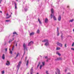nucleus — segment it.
<instances>
[{
  "mask_svg": "<svg viewBox=\"0 0 74 74\" xmlns=\"http://www.w3.org/2000/svg\"><path fill=\"white\" fill-rule=\"evenodd\" d=\"M56 54H57V55H58L59 56H60L61 55V54H60V53H59V52H58L56 53Z\"/></svg>",
  "mask_w": 74,
  "mask_h": 74,
  "instance_id": "4be33fe9",
  "label": "nucleus"
},
{
  "mask_svg": "<svg viewBox=\"0 0 74 74\" xmlns=\"http://www.w3.org/2000/svg\"><path fill=\"white\" fill-rule=\"evenodd\" d=\"M26 59H27V57H25V61H26Z\"/></svg>",
  "mask_w": 74,
  "mask_h": 74,
  "instance_id": "37998d69",
  "label": "nucleus"
},
{
  "mask_svg": "<svg viewBox=\"0 0 74 74\" xmlns=\"http://www.w3.org/2000/svg\"><path fill=\"white\" fill-rule=\"evenodd\" d=\"M61 37L62 39V38H63V36H62V35H61Z\"/></svg>",
  "mask_w": 74,
  "mask_h": 74,
  "instance_id": "79ce46f5",
  "label": "nucleus"
},
{
  "mask_svg": "<svg viewBox=\"0 0 74 74\" xmlns=\"http://www.w3.org/2000/svg\"><path fill=\"white\" fill-rule=\"evenodd\" d=\"M8 14L7 13V14H6V16H8Z\"/></svg>",
  "mask_w": 74,
  "mask_h": 74,
  "instance_id": "49530a36",
  "label": "nucleus"
},
{
  "mask_svg": "<svg viewBox=\"0 0 74 74\" xmlns=\"http://www.w3.org/2000/svg\"><path fill=\"white\" fill-rule=\"evenodd\" d=\"M13 34H16L17 35V33H16V32H14L13 33Z\"/></svg>",
  "mask_w": 74,
  "mask_h": 74,
  "instance_id": "c85d7f7f",
  "label": "nucleus"
},
{
  "mask_svg": "<svg viewBox=\"0 0 74 74\" xmlns=\"http://www.w3.org/2000/svg\"><path fill=\"white\" fill-rule=\"evenodd\" d=\"M2 1V0H1V1H0V4H1V3Z\"/></svg>",
  "mask_w": 74,
  "mask_h": 74,
  "instance_id": "c03bdc74",
  "label": "nucleus"
},
{
  "mask_svg": "<svg viewBox=\"0 0 74 74\" xmlns=\"http://www.w3.org/2000/svg\"><path fill=\"white\" fill-rule=\"evenodd\" d=\"M3 44L4 45H6V42H5Z\"/></svg>",
  "mask_w": 74,
  "mask_h": 74,
  "instance_id": "e433bc0d",
  "label": "nucleus"
},
{
  "mask_svg": "<svg viewBox=\"0 0 74 74\" xmlns=\"http://www.w3.org/2000/svg\"><path fill=\"white\" fill-rule=\"evenodd\" d=\"M57 36H59V28L58 27H57Z\"/></svg>",
  "mask_w": 74,
  "mask_h": 74,
  "instance_id": "9d476101",
  "label": "nucleus"
},
{
  "mask_svg": "<svg viewBox=\"0 0 74 74\" xmlns=\"http://www.w3.org/2000/svg\"><path fill=\"white\" fill-rule=\"evenodd\" d=\"M62 58H57V59L55 60H62Z\"/></svg>",
  "mask_w": 74,
  "mask_h": 74,
  "instance_id": "f8f14e48",
  "label": "nucleus"
},
{
  "mask_svg": "<svg viewBox=\"0 0 74 74\" xmlns=\"http://www.w3.org/2000/svg\"><path fill=\"white\" fill-rule=\"evenodd\" d=\"M29 74V73H28V74Z\"/></svg>",
  "mask_w": 74,
  "mask_h": 74,
  "instance_id": "0e129e2a",
  "label": "nucleus"
},
{
  "mask_svg": "<svg viewBox=\"0 0 74 74\" xmlns=\"http://www.w3.org/2000/svg\"><path fill=\"white\" fill-rule=\"evenodd\" d=\"M6 64L7 65V66H9V65H10V63L8 61H7V62L6 63Z\"/></svg>",
  "mask_w": 74,
  "mask_h": 74,
  "instance_id": "4468645a",
  "label": "nucleus"
},
{
  "mask_svg": "<svg viewBox=\"0 0 74 74\" xmlns=\"http://www.w3.org/2000/svg\"><path fill=\"white\" fill-rule=\"evenodd\" d=\"M40 62H38V65L37 66V68H38V67H39V66H40Z\"/></svg>",
  "mask_w": 74,
  "mask_h": 74,
  "instance_id": "6ab92c4d",
  "label": "nucleus"
},
{
  "mask_svg": "<svg viewBox=\"0 0 74 74\" xmlns=\"http://www.w3.org/2000/svg\"><path fill=\"white\" fill-rule=\"evenodd\" d=\"M0 12H1V13H2V11H0Z\"/></svg>",
  "mask_w": 74,
  "mask_h": 74,
  "instance_id": "8fccbe9b",
  "label": "nucleus"
},
{
  "mask_svg": "<svg viewBox=\"0 0 74 74\" xmlns=\"http://www.w3.org/2000/svg\"><path fill=\"white\" fill-rule=\"evenodd\" d=\"M12 40L10 39V40L9 41V43H10L11 42H12Z\"/></svg>",
  "mask_w": 74,
  "mask_h": 74,
  "instance_id": "393cba45",
  "label": "nucleus"
},
{
  "mask_svg": "<svg viewBox=\"0 0 74 74\" xmlns=\"http://www.w3.org/2000/svg\"><path fill=\"white\" fill-rule=\"evenodd\" d=\"M51 18L52 19V18H53V19L54 21H56V18L55 17V16H54L53 14V8H52L51 10Z\"/></svg>",
  "mask_w": 74,
  "mask_h": 74,
  "instance_id": "f257e3e1",
  "label": "nucleus"
},
{
  "mask_svg": "<svg viewBox=\"0 0 74 74\" xmlns=\"http://www.w3.org/2000/svg\"><path fill=\"white\" fill-rule=\"evenodd\" d=\"M24 4V3H23Z\"/></svg>",
  "mask_w": 74,
  "mask_h": 74,
  "instance_id": "774afa93",
  "label": "nucleus"
},
{
  "mask_svg": "<svg viewBox=\"0 0 74 74\" xmlns=\"http://www.w3.org/2000/svg\"><path fill=\"white\" fill-rule=\"evenodd\" d=\"M66 71H67V70L66 69L65 70V72H66Z\"/></svg>",
  "mask_w": 74,
  "mask_h": 74,
  "instance_id": "5fc2aeb1",
  "label": "nucleus"
},
{
  "mask_svg": "<svg viewBox=\"0 0 74 74\" xmlns=\"http://www.w3.org/2000/svg\"><path fill=\"white\" fill-rule=\"evenodd\" d=\"M74 21V19H72V20H71L70 21H69V22H73V21Z\"/></svg>",
  "mask_w": 74,
  "mask_h": 74,
  "instance_id": "b1692460",
  "label": "nucleus"
},
{
  "mask_svg": "<svg viewBox=\"0 0 74 74\" xmlns=\"http://www.w3.org/2000/svg\"><path fill=\"white\" fill-rule=\"evenodd\" d=\"M11 14H12V13H11Z\"/></svg>",
  "mask_w": 74,
  "mask_h": 74,
  "instance_id": "052dcab7",
  "label": "nucleus"
},
{
  "mask_svg": "<svg viewBox=\"0 0 74 74\" xmlns=\"http://www.w3.org/2000/svg\"><path fill=\"white\" fill-rule=\"evenodd\" d=\"M14 6H15V9L16 10L17 9V3H16L14 2Z\"/></svg>",
  "mask_w": 74,
  "mask_h": 74,
  "instance_id": "6e6552de",
  "label": "nucleus"
},
{
  "mask_svg": "<svg viewBox=\"0 0 74 74\" xmlns=\"http://www.w3.org/2000/svg\"><path fill=\"white\" fill-rule=\"evenodd\" d=\"M56 74H57V73H56Z\"/></svg>",
  "mask_w": 74,
  "mask_h": 74,
  "instance_id": "13d9d810",
  "label": "nucleus"
},
{
  "mask_svg": "<svg viewBox=\"0 0 74 74\" xmlns=\"http://www.w3.org/2000/svg\"><path fill=\"white\" fill-rule=\"evenodd\" d=\"M66 44H65L64 45V47L65 48H66L67 47V46H66Z\"/></svg>",
  "mask_w": 74,
  "mask_h": 74,
  "instance_id": "f704fd0d",
  "label": "nucleus"
},
{
  "mask_svg": "<svg viewBox=\"0 0 74 74\" xmlns=\"http://www.w3.org/2000/svg\"><path fill=\"white\" fill-rule=\"evenodd\" d=\"M46 62H48V60H46Z\"/></svg>",
  "mask_w": 74,
  "mask_h": 74,
  "instance_id": "09e8293b",
  "label": "nucleus"
},
{
  "mask_svg": "<svg viewBox=\"0 0 74 74\" xmlns=\"http://www.w3.org/2000/svg\"><path fill=\"white\" fill-rule=\"evenodd\" d=\"M16 58H17V57H16H16H15L14 58L16 59Z\"/></svg>",
  "mask_w": 74,
  "mask_h": 74,
  "instance_id": "603ef678",
  "label": "nucleus"
},
{
  "mask_svg": "<svg viewBox=\"0 0 74 74\" xmlns=\"http://www.w3.org/2000/svg\"><path fill=\"white\" fill-rule=\"evenodd\" d=\"M74 42H73L72 45V47H73V46H74Z\"/></svg>",
  "mask_w": 74,
  "mask_h": 74,
  "instance_id": "4c0bfd02",
  "label": "nucleus"
},
{
  "mask_svg": "<svg viewBox=\"0 0 74 74\" xmlns=\"http://www.w3.org/2000/svg\"><path fill=\"white\" fill-rule=\"evenodd\" d=\"M46 73L47 74H49V73H48V71H46Z\"/></svg>",
  "mask_w": 74,
  "mask_h": 74,
  "instance_id": "ea45409f",
  "label": "nucleus"
},
{
  "mask_svg": "<svg viewBox=\"0 0 74 74\" xmlns=\"http://www.w3.org/2000/svg\"><path fill=\"white\" fill-rule=\"evenodd\" d=\"M1 73L2 74H4V71H2Z\"/></svg>",
  "mask_w": 74,
  "mask_h": 74,
  "instance_id": "c756f323",
  "label": "nucleus"
},
{
  "mask_svg": "<svg viewBox=\"0 0 74 74\" xmlns=\"http://www.w3.org/2000/svg\"><path fill=\"white\" fill-rule=\"evenodd\" d=\"M17 44H18V43L17 42H16V45H15V46L16 47H17V46H18Z\"/></svg>",
  "mask_w": 74,
  "mask_h": 74,
  "instance_id": "c9c22d12",
  "label": "nucleus"
},
{
  "mask_svg": "<svg viewBox=\"0 0 74 74\" xmlns=\"http://www.w3.org/2000/svg\"><path fill=\"white\" fill-rule=\"evenodd\" d=\"M19 53H18L16 55V58H18V55H19Z\"/></svg>",
  "mask_w": 74,
  "mask_h": 74,
  "instance_id": "a878e982",
  "label": "nucleus"
},
{
  "mask_svg": "<svg viewBox=\"0 0 74 74\" xmlns=\"http://www.w3.org/2000/svg\"><path fill=\"white\" fill-rule=\"evenodd\" d=\"M10 21L9 20H6L5 21V22H10Z\"/></svg>",
  "mask_w": 74,
  "mask_h": 74,
  "instance_id": "72a5a7b5",
  "label": "nucleus"
},
{
  "mask_svg": "<svg viewBox=\"0 0 74 74\" xmlns=\"http://www.w3.org/2000/svg\"><path fill=\"white\" fill-rule=\"evenodd\" d=\"M5 52H7V48H6L5 49Z\"/></svg>",
  "mask_w": 74,
  "mask_h": 74,
  "instance_id": "58836bf2",
  "label": "nucleus"
},
{
  "mask_svg": "<svg viewBox=\"0 0 74 74\" xmlns=\"http://www.w3.org/2000/svg\"><path fill=\"white\" fill-rule=\"evenodd\" d=\"M48 18H46L45 20V23H48Z\"/></svg>",
  "mask_w": 74,
  "mask_h": 74,
  "instance_id": "9b49d317",
  "label": "nucleus"
},
{
  "mask_svg": "<svg viewBox=\"0 0 74 74\" xmlns=\"http://www.w3.org/2000/svg\"><path fill=\"white\" fill-rule=\"evenodd\" d=\"M21 63H22L21 61H20L18 64V65L17 66V69H18L17 71H18V70H19V67H20V66H21Z\"/></svg>",
  "mask_w": 74,
  "mask_h": 74,
  "instance_id": "20e7f679",
  "label": "nucleus"
},
{
  "mask_svg": "<svg viewBox=\"0 0 74 74\" xmlns=\"http://www.w3.org/2000/svg\"><path fill=\"white\" fill-rule=\"evenodd\" d=\"M16 1H18V0H16Z\"/></svg>",
  "mask_w": 74,
  "mask_h": 74,
  "instance_id": "6e6d98bb",
  "label": "nucleus"
},
{
  "mask_svg": "<svg viewBox=\"0 0 74 74\" xmlns=\"http://www.w3.org/2000/svg\"><path fill=\"white\" fill-rule=\"evenodd\" d=\"M38 21L40 23V24H42V23H41V22L40 21V19L38 18Z\"/></svg>",
  "mask_w": 74,
  "mask_h": 74,
  "instance_id": "dca6fc26",
  "label": "nucleus"
},
{
  "mask_svg": "<svg viewBox=\"0 0 74 74\" xmlns=\"http://www.w3.org/2000/svg\"><path fill=\"white\" fill-rule=\"evenodd\" d=\"M33 44V41H31L28 43V46H30L31 45H32Z\"/></svg>",
  "mask_w": 74,
  "mask_h": 74,
  "instance_id": "39448f33",
  "label": "nucleus"
},
{
  "mask_svg": "<svg viewBox=\"0 0 74 74\" xmlns=\"http://www.w3.org/2000/svg\"><path fill=\"white\" fill-rule=\"evenodd\" d=\"M42 42H45V46H49V42L48 39H45L44 40L42 41Z\"/></svg>",
  "mask_w": 74,
  "mask_h": 74,
  "instance_id": "f03ea898",
  "label": "nucleus"
},
{
  "mask_svg": "<svg viewBox=\"0 0 74 74\" xmlns=\"http://www.w3.org/2000/svg\"><path fill=\"white\" fill-rule=\"evenodd\" d=\"M28 64H29V60H27V64H26L27 66L28 65Z\"/></svg>",
  "mask_w": 74,
  "mask_h": 74,
  "instance_id": "412c9836",
  "label": "nucleus"
},
{
  "mask_svg": "<svg viewBox=\"0 0 74 74\" xmlns=\"http://www.w3.org/2000/svg\"><path fill=\"white\" fill-rule=\"evenodd\" d=\"M11 16V15H10L9 16L6 17V19H8V18H10Z\"/></svg>",
  "mask_w": 74,
  "mask_h": 74,
  "instance_id": "cd10ccee",
  "label": "nucleus"
},
{
  "mask_svg": "<svg viewBox=\"0 0 74 74\" xmlns=\"http://www.w3.org/2000/svg\"><path fill=\"white\" fill-rule=\"evenodd\" d=\"M13 37H14V36H13Z\"/></svg>",
  "mask_w": 74,
  "mask_h": 74,
  "instance_id": "69168bd1",
  "label": "nucleus"
},
{
  "mask_svg": "<svg viewBox=\"0 0 74 74\" xmlns=\"http://www.w3.org/2000/svg\"><path fill=\"white\" fill-rule=\"evenodd\" d=\"M62 17H61V16L60 15L58 17V20L59 21H60Z\"/></svg>",
  "mask_w": 74,
  "mask_h": 74,
  "instance_id": "0eeeda50",
  "label": "nucleus"
},
{
  "mask_svg": "<svg viewBox=\"0 0 74 74\" xmlns=\"http://www.w3.org/2000/svg\"><path fill=\"white\" fill-rule=\"evenodd\" d=\"M45 59H47V58H48V57L47 56H46L45 57Z\"/></svg>",
  "mask_w": 74,
  "mask_h": 74,
  "instance_id": "a18cd8bd",
  "label": "nucleus"
},
{
  "mask_svg": "<svg viewBox=\"0 0 74 74\" xmlns=\"http://www.w3.org/2000/svg\"><path fill=\"white\" fill-rule=\"evenodd\" d=\"M69 6H67V8H69Z\"/></svg>",
  "mask_w": 74,
  "mask_h": 74,
  "instance_id": "3c124183",
  "label": "nucleus"
},
{
  "mask_svg": "<svg viewBox=\"0 0 74 74\" xmlns=\"http://www.w3.org/2000/svg\"><path fill=\"white\" fill-rule=\"evenodd\" d=\"M71 50H73V51H74V49L73 48H71Z\"/></svg>",
  "mask_w": 74,
  "mask_h": 74,
  "instance_id": "a19ab883",
  "label": "nucleus"
},
{
  "mask_svg": "<svg viewBox=\"0 0 74 74\" xmlns=\"http://www.w3.org/2000/svg\"><path fill=\"white\" fill-rule=\"evenodd\" d=\"M27 8V7H26V6L25 7V11H27L28 10L27 8Z\"/></svg>",
  "mask_w": 74,
  "mask_h": 74,
  "instance_id": "a211bd4d",
  "label": "nucleus"
},
{
  "mask_svg": "<svg viewBox=\"0 0 74 74\" xmlns=\"http://www.w3.org/2000/svg\"><path fill=\"white\" fill-rule=\"evenodd\" d=\"M23 47L24 48V50H25L24 52V54H23V56H24V55H25V50H26V51H27V46H26V44H25V43H24L23 44Z\"/></svg>",
  "mask_w": 74,
  "mask_h": 74,
  "instance_id": "7ed1b4c3",
  "label": "nucleus"
},
{
  "mask_svg": "<svg viewBox=\"0 0 74 74\" xmlns=\"http://www.w3.org/2000/svg\"><path fill=\"white\" fill-rule=\"evenodd\" d=\"M39 33H40V30H39V29H38L37 31V33L38 34Z\"/></svg>",
  "mask_w": 74,
  "mask_h": 74,
  "instance_id": "bb28decb",
  "label": "nucleus"
},
{
  "mask_svg": "<svg viewBox=\"0 0 74 74\" xmlns=\"http://www.w3.org/2000/svg\"><path fill=\"white\" fill-rule=\"evenodd\" d=\"M12 39V40H14V38H13Z\"/></svg>",
  "mask_w": 74,
  "mask_h": 74,
  "instance_id": "de8ad7c7",
  "label": "nucleus"
},
{
  "mask_svg": "<svg viewBox=\"0 0 74 74\" xmlns=\"http://www.w3.org/2000/svg\"><path fill=\"white\" fill-rule=\"evenodd\" d=\"M2 58V59H3V60L5 59V55H4V54H3V55Z\"/></svg>",
  "mask_w": 74,
  "mask_h": 74,
  "instance_id": "2eb2a0df",
  "label": "nucleus"
},
{
  "mask_svg": "<svg viewBox=\"0 0 74 74\" xmlns=\"http://www.w3.org/2000/svg\"><path fill=\"white\" fill-rule=\"evenodd\" d=\"M57 71L58 72V74H60V70L59 69H57Z\"/></svg>",
  "mask_w": 74,
  "mask_h": 74,
  "instance_id": "ddd939ff",
  "label": "nucleus"
},
{
  "mask_svg": "<svg viewBox=\"0 0 74 74\" xmlns=\"http://www.w3.org/2000/svg\"><path fill=\"white\" fill-rule=\"evenodd\" d=\"M14 42H15V41Z\"/></svg>",
  "mask_w": 74,
  "mask_h": 74,
  "instance_id": "338daca9",
  "label": "nucleus"
},
{
  "mask_svg": "<svg viewBox=\"0 0 74 74\" xmlns=\"http://www.w3.org/2000/svg\"><path fill=\"white\" fill-rule=\"evenodd\" d=\"M57 45H58V46H60L61 47H62V46L63 45L62 44H61V43H59L58 42L57 43Z\"/></svg>",
  "mask_w": 74,
  "mask_h": 74,
  "instance_id": "423d86ee",
  "label": "nucleus"
},
{
  "mask_svg": "<svg viewBox=\"0 0 74 74\" xmlns=\"http://www.w3.org/2000/svg\"><path fill=\"white\" fill-rule=\"evenodd\" d=\"M36 74H39L38 73H37Z\"/></svg>",
  "mask_w": 74,
  "mask_h": 74,
  "instance_id": "bf43d9fd",
  "label": "nucleus"
},
{
  "mask_svg": "<svg viewBox=\"0 0 74 74\" xmlns=\"http://www.w3.org/2000/svg\"><path fill=\"white\" fill-rule=\"evenodd\" d=\"M40 1V0H38V1Z\"/></svg>",
  "mask_w": 74,
  "mask_h": 74,
  "instance_id": "4d7b16f0",
  "label": "nucleus"
},
{
  "mask_svg": "<svg viewBox=\"0 0 74 74\" xmlns=\"http://www.w3.org/2000/svg\"><path fill=\"white\" fill-rule=\"evenodd\" d=\"M33 67H32L30 71V73H31V74H33Z\"/></svg>",
  "mask_w": 74,
  "mask_h": 74,
  "instance_id": "1a4fd4ad",
  "label": "nucleus"
},
{
  "mask_svg": "<svg viewBox=\"0 0 74 74\" xmlns=\"http://www.w3.org/2000/svg\"><path fill=\"white\" fill-rule=\"evenodd\" d=\"M42 65H41L40 66V69L41 70V68H42Z\"/></svg>",
  "mask_w": 74,
  "mask_h": 74,
  "instance_id": "2f4dec72",
  "label": "nucleus"
},
{
  "mask_svg": "<svg viewBox=\"0 0 74 74\" xmlns=\"http://www.w3.org/2000/svg\"><path fill=\"white\" fill-rule=\"evenodd\" d=\"M50 59H51L50 58H49V59H48L47 60H50Z\"/></svg>",
  "mask_w": 74,
  "mask_h": 74,
  "instance_id": "864d4df0",
  "label": "nucleus"
},
{
  "mask_svg": "<svg viewBox=\"0 0 74 74\" xmlns=\"http://www.w3.org/2000/svg\"><path fill=\"white\" fill-rule=\"evenodd\" d=\"M73 31L74 32V29H73Z\"/></svg>",
  "mask_w": 74,
  "mask_h": 74,
  "instance_id": "680f3d73",
  "label": "nucleus"
},
{
  "mask_svg": "<svg viewBox=\"0 0 74 74\" xmlns=\"http://www.w3.org/2000/svg\"><path fill=\"white\" fill-rule=\"evenodd\" d=\"M60 49V47H57L56 49L57 50H59Z\"/></svg>",
  "mask_w": 74,
  "mask_h": 74,
  "instance_id": "7c9ffc66",
  "label": "nucleus"
},
{
  "mask_svg": "<svg viewBox=\"0 0 74 74\" xmlns=\"http://www.w3.org/2000/svg\"><path fill=\"white\" fill-rule=\"evenodd\" d=\"M15 54H16V53H15Z\"/></svg>",
  "mask_w": 74,
  "mask_h": 74,
  "instance_id": "e2e57ef3",
  "label": "nucleus"
},
{
  "mask_svg": "<svg viewBox=\"0 0 74 74\" xmlns=\"http://www.w3.org/2000/svg\"><path fill=\"white\" fill-rule=\"evenodd\" d=\"M42 66H44L45 65V62H42Z\"/></svg>",
  "mask_w": 74,
  "mask_h": 74,
  "instance_id": "5701e85b",
  "label": "nucleus"
},
{
  "mask_svg": "<svg viewBox=\"0 0 74 74\" xmlns=\"http://www.w3.org/2000/svg\"><path fill=\"white\" fill-rule=\"evenodd\" d=\"M14 46H13L12 47V51H14Z\"/></svg>",
  "mask_w": 74,
  "mask_h": 74,
  "instance_id": "473e14b6",
  "label": "nucleus"
},
{
  "mask_svg": "<svg viewBox=\"0 0 74 74\" xmlns=\"http://www.w3.org/2000/svg\"><path fill=\"white\" fill-rule=\"evenodd\" d=\"M9 50H10V53L11 54H12V51H11L10 49H9Z\"/></svg>",
  "mask_w": 74,
  "mask_h": 74,
  "instance_id": "aec40b11",
  "label": "nucleus"
},
{
  "mask_svg": "<svg viewBox=\"0 0 74 74\" xmlns=\"http://www.w3.org/2000/svg\"><path fill=\"white\" fill-rule=\"evenodd\" d=\"M34 32H32L30 34V36H33V35H34Z\"/></svg>",
  "mask_w": 74,
  "mask_h": 74,
  "instance_id": "f3484780",
  "label": "nucleus"
}]
</instances>
